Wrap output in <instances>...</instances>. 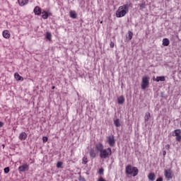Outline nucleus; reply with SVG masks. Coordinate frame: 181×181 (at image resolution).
Segmentation results:
<instances>
[{
  "label": "nucleus",
  "instance_id": "obj_1",
  "mask_svg": "<svg viewBox=\"0 0 181 181\" xmlns=\"http://www.w3.org/2000/svg\"><path fill=\"white\" fill-rule=\"evenodd\" d=\"M132 5L131 3H127L123 6H120L116 11V16L117 18H124L128 12H129V7Z\"/></svg>",
  "mask_w": 181,
  "mask_h": 181
},
{
  "label": "nucleus",
  "instance_id": "obj_2",
  "mask_svg": "<svg viewBox=\"0 0 181 181\" xmlns=\"http://www.w3.org/2000/svg\"><path fill=\"white\" fill-rule=\"evenodd\" d=\"M138 173H139V170H138V168L134 167L131 165H128L126 167L127 175H131L133 176V177H135V176H138Z\"/></svg>",
  "mask_w": 181,
  "mask_h": 181
},
{
  "label": "nucleus",
  "instance_id": "obj_3",
  "mask_svg": "<svg viewBox=\"0 0 181 181\" xmlns=\"http://www.w3.org/2000/svg\"><path fill=\"white\" fill-rule=\"evenodd\" d=\"M110 155H112V150L111 148L108 147L107 148H103L100 153V159H107L110 158Z\"/></svg>",
  "mask_w": 181,
  "mask_h": 181
},
{
  "label": "nucleus",
  "instance_id": "obj_4",
  "mask_svg": "<svg viewBox=\"0 0 181 181\" xmlns=\"http://www.w3.org/2000/svg\"><path fill=\"white\" fill-rule=\"evenodd\" d=\"M141 87L142 90H146L149 88V76H146L142 77Z\"/></svg>",
  "mask_w": 181,
  "mask_h": 181
},
{
  "label": "nucleus",
  "instance_id": "obj_5",
  "mask_svg": "<svg viewBox=\"0 0 181 181\" xmlns=\"http://www.w3.org/2000/svg\"><path fill=\"white\" fill-rule=\"evenodd\" d=\"M173 136H176L175 139L177 142H181V129H177L172 132Z\"/></svg>",
  "mask_w": 181,
  "mask_h": 181
},
{
  "label": "nucleus",
  "instance_id": "obj_6",
  "mask_svg": "<svg viewBox=\"0 0 181 181\" xmlns=\"http://www.w3.org/2000/svg\"><path fill=\"white\" fill-rule=\"evenodd\" d=\"M164 176L167 178L168 180H170V179H173V171L170 168L165 170Z\"/></svg>",
  "mask_w": 181,
  "mask_h": 181
},
{
  "label": "nucleus",
  "instance_id": "obj_7",
  "mask_svg": "<svg viewBox=\"0 0 181 181\" xmlns=\"http://www.w3.org/2000/svg\"><path fill=\"white\" fill-rule=\"evenodd\" d=\"M18 170L20 173H22L23 172H28V170H29V164H28V163H25L22 165H20L18 168Z\"/></svg>",
  "mask_w": 181,
  "mask_h": 181
},
{
  "label": "nucleus",
  "instance_id": "obj_8",
  "mask_svg": "<svg viewBox=\"0 0 181 181\" xmlns=\"http://www.w3.org/2000/svg\"><path fill=\"white\" fill-rule=\"evenodd\" d=\"M107 144L112 148H114V146H115V139L114 138V135L109 136L107 137Z\"/></svg>",
  "mask_w": 181,
  "mask_h": 181
},
{
  "label": "nucleus",
  "instance_id": "obj_9",
  "mask_svg": "<svg viewBox=\"0 0 181 181\" xmlns=\"http://www.w3.org/2000/svg\"><path fill=\"white\" fill-rule=\"evenodd\" d=\"M33 12L35 13V15H37V16L42 15V8L39 6H35Z\"/></svg>",
  "mask_w": 181,
  "mask_h": 181
},
{
  "label": "nucleus",
  "instance_id": "obj_10",
  "mask_svg": "<svg viewBox=\"0 0 181 181\" xmlns=\"http://www.w3.org/2000/svg\"><path fill=\"white\" fill-rule=\"evenodd\" d=\"M27 138L28 134L25 132H21L18 136V139H20V141H25Z\"/></svg>",
  "mask_w": 181,
  "mask_h": 181
},
{
  "label": "nucleus",
  "instance_id": "obj_11",
  "mask_svg": "<svg viewBox=\"0 0 181 181\" xmlns=\"http://www.w3.org/2000/svg\"><path fill=\"white\" fill-rule=\"evenodd\" d=\"M95 149L100 153L104 149V145H103V143L96 144Z\"/></svg>",
  "mask_w": 181,
  "mask_h": 181
},
{
  "label": "nucleus",
  "instance_id": "obj_12",
  "mask_svg": "<svg viewBox=\"0 0 181 181\" xmlns=\"http://www.w3.org/2000/svg\"><path fill=\"white\" fill-rule=\"evenodd\" d=\"M2 35H3V37H4V39H9L11 37V33H9V30H4L2 33Z\"/></svg>",
  "mask_w": 181,
  "mask_h": 181
},
{
  "label": "nucleus",
  "instance_id": "obj_13",
  "mask_svg": "<svg viewBox=\"0 0 181 181\" xmlns=\"http://www.w3.org/2000/svg\"><path fill=\"white\" fill-rule=\"evenodd\" d=\"M89 155H90V157L92 158V159H94V158H95V156H97V153L95 152V149H90V151H89Z\"/></svg>",
  "mask_w": 181,
  "mask_h": 181
},
{
  "label": "nucleus",
  "instance_id": "obj_14",
  "mask_svg": "<svg viewBox=\"0 0 181 181\" xmlns=\"http://www.w3.org/2000/svg\"><path fill=\"white\" fill-rule=\"evenodd\" d=\"M18 2L20 6H25V5H28L29 0H18Z\"/></svg>",
  "mask_w": 181,
  "mask_h": 181
},
{
  "label": "nucleus",
  "instance_id": "obj_15",
  "mask_svg": "<svg viewBox=\"0 0 181 181\" xmlns=\"http://www.w3.org/2000/svg\"><path fill=\"white\" fill-rule=\"evenodd\" d=\"M117 103L118 104H119L120 105H122V104H124V103H125V98H124V96L121 95L117 98Z\"/></svg>",
  "mask_w": 181,
  "mask_h": 181
},
{
  "label": "nucleus",
  "instance_id": "obj_16",
  "mask_svg": "<svg viewBox=\"0 0 181 181\" xmlns=\"http://www.w3.org/2000/svg\"><path fill=\"white\" fill-rule=\"evenodd\" d=\"M69 16L72 19H77V13H76V11H71L69 12Z\"/></svg>",
  "mask_w": 181,
  "mask_h": 181
},
{
  "label": "nucleus",
  "instance_id": "obj_17",
  "mask_svg": "<svg viewBox=\"0 0 181 181\" xmlns=\"http://www.w3.org/2000/svg\"><path fill=\"white\" fill-rule=\"evenodd\" d=\"M14 78H16V80H17V81H21V80H22V81H23V77H22L18 73L14 74Z\"/></svg>",
  "mask_w": 181,
  "mask_h": 181
},
{
  "label": "nucleus",
  "instance_id": "obj_18",
  "mask_svg": "<svg viewBox=\"0 0 181 181\" xmlns=\"http://www.w3.org/2000/svg\"><path fill=\"white\" fill-rule=\"evenodd\" d=\"M42 19H47L49 16H52V13H48L47 11H43L42 13Z\"/></svg>",
  "mask_w": 181,
  "mask_h": 181
},
{
  "label": "nucleus",
  "instance_id": "obj_19",
  "mask_svg": "<svg viewBox=\"0 0 181 181\" xmlns=\"http://www.w3.org/2000/svg\"><path fill=\"white\" fill-rule=\"evenodd\" d=\"M114 125L117 128H119V127H121V121L119 120V119H116L114 120Z\"/></svg>",
  "mask_w": 181,
  "mask_h": 181
},
{
  "label": "nucleus",
  "instance_id": "obj_20",
  "mask_svg": "<svg viewBox=\"0 0 181 181\" xmlns=\"http://www.w3.org/2000/svg\"><path fill=\"white\" fill-rule=\"evenodd\" d=\"M165 80H166V78H165V76H157L155 79V81H156L157 83H159V81H165Z\"/></svg>",
  "mask_w": 181,
  "mask_h": 181
},
{
  "label": "nucleus",
  "instance_id": "obj_21",
  "mask_svg": "<svg viewBox=\"0 0 181 181\" xmlns=\"http://www.w3.org/2000/svg\"><path fill=\"white\" fill-rule=\"evenodd\" d=\"M155 177H156V175H155V173H150L148 175V180L151 181L155 180Z\"/></svg>",
  "mask_w": 181,
  "mask_h": 181
},
{
  "label": "nucleus",
  "instance_id": "obj_22",
  "mask_svg": "<svg viewBox=\"0 0 181 181\" xmlns=\"http://www.w3.org/2000/svg\"><path fill=\"white\" fill-rule=\"evenodd\" d=\"M170 41H169V39L168 38H164L163 39V46H168L170 45Z\"/></svg>",
  "mask_w": 181,
  "mask_h": 181
},
{
  "label": "nucleus",
  "instance_id": "obj_23",
  "mask_svg": "<svg viewBox=\"0 0 181 181\" xmlns=\"http://www.w3.org/2000/svg\"><path fill=\"white\" fill-rule=\"evenodd\" d=\"M150 118H151V113L146 112L145 116H144L145 122H148V121H149Z\"/></svg>",
  "mask_w": 181,
  "mask_h": 181
},
{
  "label": "nucleus",
  "instance_id": "obj_24",
  "mask_svg": "<svg viewBox=\"0 0 181 181\" xmlns=\"http://www.w3.org/2000/svg\"><path fill=\"white\" fill-rule=\"evenodd\" d=\"M87 163H88V159L86 156L83 157V158H82V164L83 165H87Z\"/></svg>",
  "mask_w": 181,
  "mask_h": 181
},
{
  "label": "nucleus",
  "instance_id": "obj_25",
  "mask_svg": "<svg viewBox=\"0 0 181 181\" xmlns=\"http://www.w3.org/2000/svg\"><path fill=\"white\" fill-rule=\"evenodd\" d=\"M46 39H47V40H52V33L50 32H47L46 33Z\"/></svg>",
  "mask_w": 181,
  "mask_h": 181
},
{
  "label": "nucleus",
  "instance_id": "obj_26",
  "mask_svg": "<svg viewBox=\"0 0 181 181\" xmlns=\"http://www.w3.org/2000/svg\"><path fill=\"white\" fill-rule=\"evenodd\" d=\"M132 36H134V33H132V31H128V39L129 40H132Z\"/></svg>",
  "mask_w": 181,
  "mask_h": 181
},
{
  "label": "nucleus",
  "instance_id": "obj_27",
  "mask_svg": "<svg viewBox=\"0 0 181 181\" xmlns=\"http://www.w3.org/2000/svg\"><path fill=\"white\" fill-rule=\"evenodd\" d=\"M62 165H63V163L62 162L59 161L57 163V168H58V169H59V168H62Z\"/></svg>",
  "mask_w": 181,
  "mask_h": 181
},
{
  "label": "nucleus",
  "instance_id": "obj_28",
  "mask_svg": "<svg viewBox=\"0 0 181 181\" xmlns=\"http://www.w3.org/2000/svg\"><path fill=\"white\" fill-rule=\"evenodd\" d=\"M98 174L101 175H104V168H100L98 171Z\"/></svg>",
  "mask_w": 181,
  "mask_h": 181
},
{
  "label": "nucleus",
  "instance_id": "obj_29",
  "mask_svg": "<svg viewBox=\"0 0 181 181\" xmlns=\"http://www.w3.org/2000/svg\"><path fill=\"white\" fill-rule=\"evenodd\" d=\"M139 5L141 9L145 8V3H141V4H139Z\"/></svg>",
  "mask_w": 181,
  "mask_h": 181
},
{
  "label": "nucleus",
  "instance_id": "obj_30",
  "mask_svg": "<svg viewBox=\"0 0 181 181\" xmlns=\"http://www.w3.org/2000/svg\"><path fill=\"white\" fill-rule=\"evenodd\" d=\"M47 139H48L47 136H43L42 137V142L44 144H46V141H47Z\"/></svg>",
  "mask_w": 181,
  "mask_h": 181
},
{
  "label": "nucleus",
  "instance_id": "obj_31",
  "mask_svg": "<svg viewBox=\"0 0 181 181\" xmlns=\"http://www.w3.org/2000/svg\"><path fill=\"white\" fill-rule=\"evenodd\" d=\"M114 46H115L114 42L111 41L110 43V47H111V49H114Z\"/></svg>",
  "mask_w": 181,
  "mask_h": 181
},
{
  "label": "nucleus",
  "instance_id": "obj_32",
  "mask_svg": "<svg viewBox=\"0 0 181 181\" xmlns=\"http://www.w3.org/2000/svg\"><path fill=\"white\" fill-rule=\"evenodd\" d=\"M10 171L9 167L4 168V173H8Z\"/></svg>",
  "mask_w": 181,
  "mask_h": 181
},
{
  "label": "nucleus",
  "instance_id": "obj_33",
  "mask_svg": "<svg viewBox=\"0 0 181 181\" xmlns=\"http://www.w3.org/2000/svg\"><path fill=\"white\" fill-rule=\"evenodd\" d=\"M165 149H167V151H169V149H170V144L165 145Z\"/></svg>",
  "mask_w": 181,
  "mask_h": 181
},
{
  "label": "nucleus",
  "instance_id": "obj_34",
  "mask_svg": "<svg viewBox=\"0 0 181 181\" xmlns=\"http://www.w3.org/2000/svg\"><path fill=\"white\" fill-rule=\"evenodd\" d=\"M78 180L80 181H86V179L81 176L79 177Z\"/></svg>",
  "mask_w": 181,
  "mask_h": 181
},
{
  "label": "nucleus",
  "instance_id": "obj_35",
  "mask_svg": "<svg viewBox=\"0 0 181 181\" xmlns=\"http://www.w3.org/2000/svg\"><path fill=\"white\" fill-rule=\"evenodd\" d=\"M156 181H163V178L158 177Z\"/></svg>",
  "mask_w": 181,
  "mask_h": 181
},
{
  "label": "nucleus",
  "instance_id": "obj_36",
  "mask_svg": "<svg viewBox=\"0 0 181 181\" xmlns=\"http://www.w3.org/2000/svg\"><path fill=\"white\" fill-rule=\"evenodd\" d=\"M4 127V122H0V128H2Z\"/></svg>",
  "mask_w": 181,
  "mask_h": 181
},
{
  "label": "nucleus",
  "instance_id": "obj_37",
  "mask_svg": "<svg viewBox=\"0 0 181 181\" xmlns=\"http://www.w3.org/2000/svg\"><path fill=\"white\" fill-rule=\"evenodd\" d=\"M163 155L165 156V155H166V151H163Z\"/></svg>",
  "mask_w": 181,
  "mask_h": 181
},
{
  "label": "nucleus",
  "instance_id": "obj_38",
  "mask_svg": "<svg viewBox=\"0 0 181 181\" xmlns=\"http://www.w3.org/2000/svg\"><path fill=\"white\" fill-rule=\"evenodd\" d=\"M52 90H54V86H52Z\"/></svg>",
  "mask_w": 181,
  "mask_h": 181
}]
</instances>
